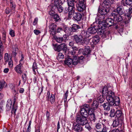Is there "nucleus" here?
<instances>
[{
  "label": "nucleus",
  "instance_id": "e433bc0d",
  "mask_svg": "<svg viewBox=\"0 0 132 132\" xmlns=\"http://www.w3.org/2000/svg\"><path fill=\"white\" fill-rule=\"evenodd\" d=\"M55 97L54 94H52L50 97L48 99V100H49L52 104H53L55 101Z\"/></svg>",
  "mask_w": 132,
  "mask_h": 132
},
{
  "label": "nucleus",
  "instance_id": "8fccbe9b",
  "mask_svg": "<svg viewBox=\"0 0 132 132\" xmlns=\"http://www.w3.org/2000/svg\"><path fill=\"white\" fill-rule=\"evenodd\" d=\"M2 33V39L4 42H5V41L6 38V32L5 31H4Z\"/></svg>",
  "mask_w": 132,
  "mask_h": 132
},
{
  "label": "nucleus",
  "instance_id": "4be33fe9",
  "mask_svg": "<svg viewBox=\"0 0 132 132\" xmlns=\"http://www.w3.org/2000/svg\"><path fill=\"white\" fill-rule=\"evenodd\" d=\"M22 64L20 63L15 67L14 69L17 73L21 74L22 73Z\"/></svg>",
  "mask_w": 132,
  "mask_h": 132
},
{
  "label": "nucleus",
  "instance_id": "20e7f679",
  "mask_svg": "<svg viewBox=\"0 0 132 132\" xmlns=\"http://www.w3.org/2000/svg\"><path fill=\"white\" fill-rule=\"evenodd\" d=\"M100 21V25L101 29L103 30L106 27H108L113 25L114 24V21L113 19L108 18L105 21L101 22Z\"/></svg>",
  "mask_w": 132,
  "mask_h": 132
},
{
  "label": "nucleus",
  "instance_id": "393cba45",
  "mask_svg": "<svg viewBox=\"0 0 132 132\" xmlns=\"http://www.w3.org/2000/svg\"><path fill=\"white\" fill-rule=\"evenodd\" d=\"M75 6H69V16H71L75 13Z\"/></svg>",
  "mask_w": 132,
  "mask_h": 132
},
{
  "label": "nucleus",
  "instance_id": "de8ad7c7",
  "mask_svg": "<svg viewBox=\"0 0 132 132\" xmlns=\"http://www.w3.org/2000/svg\"><path fill=\"white\" fill-rule=\"evenodd\" d=\"M98 103H102L104 102V98L103 96H100L98 98Z\"/></svg>",
  "mask_w": 132,
  "mask_h": 132
},
{
  "label": "nucleus",
  "instance_id": "6e6552de",
  "mask_svg": "<svg viewBox=\"0 0 132 132\" xmlns=\"http://www.w3.org/2000/svg\"><path fill=\"white\" fill-rule=\"evenodd\" d=\"M114 21L116 22H119L122 21L123 19L121 15L117 14V13L115 12V10L112 11L111 14Z\"/></svg>",
  "mask_w": 132,
  "mask_h": 132
},
{
  "label": "nucleus",
  "instance_id": "603ef678",
  "mask_svg": "<svg viewBox=\"0 0 132 132\" xmlns=\"http://www.w3.org/2000/svg\"><path fill=\"white\" fill-rule=\"evenodd\" d=\"M9 34L11 37H14L15 36L14 31L12 29H10Z\"/></svg>",
  "mask_w": 132,
  "mask_h": 132
},
{
  "label": "nucleus",
  "instance_id": "0eeeda50",
  "mask_svg": "<svg viewBox=\"0 0 132 132\" xmlns=\"http://www.w3.org/2000/svg\"><path fill=\"white\" fill-rule=\"evenodd\" d=\"M76 122L77 123L81 126H84L88 123V121L87 119V117L80 116L77 118Z\"/></svg>",
  "mask_w": 132,
  "mask_h": 132
},
{
  "label": "nucleus",
  "instance_id": "864d4df0",
  "mask_svg": "<svg viewBox=\"0 0 132 132\" xmlns=\"http://www.w3.org/2000/svg\"><path fill=\"white\" fill-rule=\"evenodd\" d=\"M94 110L93 109H92V108L90 109L88 111V114L89 115H92L93 114H95L94 113Z\"/></svg>",
  "mask_w": 132,
  "mask_h": 132
},
{
  "label": "nucleus",
  "instance_id": "5fc2aeb1",
  "mask_svg": "<svg viewBox=\"0 0 132 132\" xmlns=\"http://www.w3.org/2000/svg\"><path fill=\"white\" fill-rule=\"evenodd\" d=\"M8 64L9 66L11 68H12L13 66V62L11 59V58H10V61H9Z\"/></svg>",
  "mask_w": 132,
  "mask_h": 132
},
{
  "label": "nucleus",
  "instance_id": "f03ea898",
  "mask_svg": "<svg viewBox=\"0 0 132 132\" xmlns=\"http://www.w3.org/2000/svg\"><path fill=\"white\" fill-rule=\"evenodd\" d=\"M112 3L109 0H104L102 5H100L98 8L102 10H100V12L103 11L104 12V14H106L108 12L110 9V7Z\"/></svg>",
  "mask_w": 132,
  "mask_h": 132
},
{
  "label": "nucleus",
  "instance_id": "4c0bfd02",
  "mask_svg": "<svg viewBox=\"0 0 132 132\" xmlns=\"http://www.w3.org/2000/svg\"><path fill=\"white\" fill-rule=\"evenodd\" d=\"M89 119L91 122H95L96 118L95 114H93L92 115H89Z\"/></svg>",
  "mask_w": 132,
  "mask_h": 132
},
{
  "label": "nucleus",
  "instance_id": "2f4dec72",
  "mask_svg": "<svg viewBox=\"0 0 132 132\" xmlns=\"http://www.w3.org/2000/svg\"><path fill=\"white\" fill-rule=\"evenodd\" d=\"M98 105V102L96 101H94L91 104V107L92 109L95 110L97 108Z\"/></svg>",
  "mask_w": 132,
  "mask_h": 132
},
{
  "label": "nucleus",
  "instance_id": "7c9ffc66",
  "mask_svg": "<svg viewBox=\"0 0 132 132\" xmlns=\"http://www.w3.org/2000/svg\"><path fill=\"white\" fill-rule=\"evenodd\" d=\"M123 114L121 110H117L116 111V116L118 118L121 119L123 117Z\"/></svg>",
  "mask_w": 132,
  "mask_h": 132
},
{
  "label": "nucleus",
  "instance_id": "6ab92c4d",
  "mask_svg": "<svg viewBox=\"0 0 132 132\" xmlns=\"http://www.w3.org/2000/svg\"><path fill=\"white\" fill-rule=\"evenodd\" d=\"M78 123H77L74 126V130L76 132H81L83 131L84 129Z\"/></svg>",
  "mask_w": 132,
  "mask_h": 132
},
{
  "label": "nucleus",
  "instance_id": "72a5a7b5",
  "mask_svg": "<svg viewBox=\"0 0 132 132\" xmlns=\"http://www.w3.org/2000/svg\"><path fill=\"white\" fill-rule=\"evenodd\" d=\"M10 8L12 10V12L15 13V10L16 5L15 3L13 2L12 0H10Z\"/></svg>",
  "mask_w": 132,
  "mask_h": 132
},
{
  "label": "nucleus",
  "instance_id": "37998d69",
  "mask_svg": "<svg viewBox=\"0 0 132 132\" xmlns=\"http://www.w3.org/2000/svg\"><path fill=\"white\" fill-rule=\"evenodd\" d=\"M17 109L16 107H14V106L12 105V110L11 111V112L12 114L13 113L14 116H15L16 115V110Z\"/></svg>",
  "mask_w": 132,
  "mask_h": 132
},
{
  "label": "nucleus",
  "instance_id": "a211bd4d",
  "mask_svg": "<svg viewBox=\"0 0 132 132\" xmlns=\"http://www.w3.org/2000/svg\"><path fill=\"white\" fill-rule=\"evenodd\" d=\"M115 12L117 13V14L121 15L124 13L125 11L123 7L121 5H118L116 8Z\"/></svg>",
  "mask_w": 132,
  "mask_h": 132
},
{
  "label": "nucleus",
  "instance_id": "39448f33",
  "mask_svg": "<svg viewBox=\"0 0 132 132\" xmlns=\"http://www.w3.org/2000/svg\"><path fill=\"white\" fill-rule=\"evenodd\" d=\"M64 64L69 66L72 64L74 65H77L78 63V59L77 56H72V58L70 57L65 58L64 61Z\"/></svg>",
  "mask_w": 132,
  "mask_h": 132
},
{
  "label": "nucleus",
  "instance_id": "13d9d810",
  "mask_svg": "<svg viewBox=\"0 0 132 132\" xmlns=\"http://www.w3.org/2000/svg\"><path fill=\"white\" fill-rule=\"evenodd\" d=\"M64 28L62 27H58L56 31V32L57 33L60 32L61 31L64 30Z\"/></svg>",
  "mask_w": 132,
  "mask_h": 132
},
{
  "label": "nucleus",
  "instance_id": "338daca9",
  "mask_svg": "<svg viewBox=\"0 0 132 132\" xmlns=\"http://www.w3.org/2000/svg\"><path fill=\"white\" fill-rule=\"evenodd\" d=\"M65 29L67 30H68L70 31H72V27H66Z\"/></svg>",
  "mask_w": 132,
  "mask_h": 132
},
{
  "label": "nucleus",
  "instance_id": "49530a36",
  "mask_svg": "<svg viewBox=\"0 0 132 132\" xmlns=\"http://www.w3.org/2000/svg\"><path fill=\"white\" fill-rule=\"evenodd\" d=\"M5 82L3 80H2L0 82V90L4 86Z\"/></svg>",
  "mask_w": 132,
  "mask_h": 132
},
{
  "label": "nucleus",
  "instance_id": "e2e57ef3",
  "mask_svg": "<svg viewBox=\"0 0 132 132\" xmlns=\"http://www.w3.org/2000/svg\"><path fill=\"white\" fill-rule=\"evenodd\" d=\"M34 32L36 35H38L40 33V32L39 30H34Z\"/></svg>",
  "mask_w": 132,
  "mask_h": 132
},
{
  "label": "nucleus",
  "instance_id": "cd10ccee",
  "mask_svg": "<svg viewBox=\"0 0 132 132\" xmlns=\"http://www.w3.org/2000/svg\"><path fill=\"white\" fill-rule=\"evenodd\" d=\"M12 100L10 99L8 100L6 105V110L7 111L10 110L11 108Z\"/></svg>",
  "mask_w": 132,
  "mask_h": 132
},
{
  "label": "nucleus",
  "instance_id": "6e6d98bb",
  "mask_svg": "<svg viewBox=\"0 0 132 132\" xmlns=\"http://www.w3.org/2000/svg\"><path fill=\"white\" fill-rule=\"evenodd\" d=\"M22 78L24 82H25L27 80V77L26 74H24L22 76Z\"/></svg>",
  "mask_w": 132,
  "mask_h": 132
},
{
  "label": "nucleus",
  "instance_id": "7ed1b4c3",
  "mask_svg": "<svg viewBox=\"0 0 132 132\" xmlns=\"http://www.w3.org/2000/svg\"><path fill=\"white\" fill-rule=\"evenodd\" d=\"M73 37L74 40L78 44L83 45L84 44H88L89 42V39L84 38L79 35H75L73 36Z\"/></svg>",
  "mask_w": 132,
  "mask_h": 132
},
{
  "label": "nucleus",
  "instance_id": "f8f14e48",
  "mask_svg": "<svg viewBox=\"0 0 132 132\" xmlns=\"http://www.w3.org/2000/svg\"><path fill=\"white\" fill-rule=\"evenodd\" d=\"M106 96V100L108 102H110V103L112 104L113 102H112L115 96L114 93L111 90L109 91Z\"/></svg>",
  "mask_w": 132,
  "mask_h": 132
},
{
  "label": "nucleus",
  "instance_id": "9d476101",
  "mask_svg": "<svg viewBox=\"0 0 132 132\" xmlns=\"http://www.w3.org/2000/svg\"><path fill=\"white\" fill-rule=\"evenodd\" d=\"M60 1L59 0H55L52 9H56L59 12L61 13L63 11V8L61 6Z\"/></svg>",
  "mask_w": 132,
  "mask_h": 132
},
{
  "label": "nucleus",
  "instance_id": "f704fd0d",
  "mask_svg": "<svg viewBox=\"0 0 132 132\" xmlns=\"http://www.w3.org/2000/svg\"><path fill=\"white\" fill-rule=\"evenodd\" d=\"M102 10L98 8V11L101 14V15L100 16V18H101V20H102V21H104V20L105 19V15L106 14H104V12H103V11H101V12H100V10Z\"/></svg>",
  "mask_w": 132,
  "mask_h": 132
},
{
  "label": "nucleus",
  "instance_id": "423d86ee",
  "mask_svg": "<svg viewBox=\"0 0 132 132\" xmlns=\"http://www.w3.org/2000/svg\"><path fill=\"white\" fill-rule=\"evenodd\" d=\"M54 46V49L55 51L60 52L62 51L65 53H66L68 50L67 45L65 43H62L59 45L56 44H53Z\"/></svg>",
  "mask_w": 132,
  "mask_h": 132
},
{
  "label": "nucleus",
  "instance_id": "4d7b16f0",
  "mask_svg": "<svg viewBox=\"0 0 132 132\" xmlns=\"http://www.w3.org/2000/svg\"><path fill=\"white\" fill-rule=\"evenodd\" d=\"M49 14L51 15L52 16V18H53V16L55 14V12L53 10L51 9V10L50 11L48 12Z\"/></svg>",
  "mask_w": 132,
  "mask_h": 132
},
{
  "label": "nucleus",
  "instance_id": "bb28decb",
  "mask_svg": "<svg viewBox=\"0 0 132 132\" xmlns=\"http://www.w3.org/2000/svg\"><path fill=\"white\" fill-rule=\"evenodd\" d=\"M56 26V25L53 23H51L49 26L50 30L52 32H53V34H55V33Z\"/></svg>",
  "mask_w": 132,
  "mask_h": 132
},
{
  "label": "nucleus",
  "instance_id": "1a4fd4ad",
  "mask_svg": "<svg viewBox=\"0 0 132 132\" xmlns=\"http://www.w3.org/2000/svg\"><path fill=\"white\" fill-rule=\"evenodd\" d=\"M79 3L77 5V9L79 12H82L86 9V6L84 4L85 0H78Z\"/></svg>",
  "mask_w": 132,
  "mask_h": 132
},
{
  "label": "nucleus",
  "instance_id": "c85d7f7f",
  "mask_svg": "<svg viewBox=\"0 0 132 132\" xmlns=\"http://www.w3.org/2000/svg\"><path fill=\"white\" fill-rule=\"evenodd\" d=\"M100 38L98 35H95L92 38V42L95 44H96L100 41Z\"/></svg>",
  "mask_w": 132,
  "mask_h": 132
},
{
  "label": "nucleus",
  "instance_id": "dca6fc26",
  "mask_svg": "<svg viewBox=\"0 0 132 132\" xmlns=\"http://www.w3.org/2000/svg\"><path fill=\"white\" fill-rule=\"evenodd\" d=\"M91 52V51L90 50V47L87 46L85 48L83 54L85 57H89L90 55V53Z\"/></svg>",
  "mask_w": 132,
  "mask_h": 132
},
{
  "label": "nucleus",
  "instance_id": "2eb2a0df",
  "mask_svg": "<svg viewBox=\"0 0 132 132\" xmlns=\"http://www.w3.org/2000/svg\"><path fill=\"white\" fill-rule=\"evenodd\" d=\"M67 35L65 34L62 37H56L55 39L56 41L58 43L65 42L67 38Z\"/></svg>",
  "mask_w": 132,
  "mask_h": 132
},
{
  "label": "nucleus",
  "instance_id": "ea45409f",
  "mask_svg": "<svg viewBox=\"0 0 132 132\" xmlns=\"http://www.w3.org/2000/svg\"><path fill=\"white\" fill-rule=\"evenodd\" d=\"M37 65L36 62H34L32 65V69L34 73L36 72L37 71Z\"/></svg>",
  "mask_w": 132,
  "mask_h": 132
},
{
  "label": "nucleus",
  "instance_id": "4468645a",
  "mask_svg": "<svg viewBox=\"0 0 132 132\" xmlns=\"http://www.w3.org/2000/svg\"><path fill=\"white\" fill-rule=\"evenodd\" d=\"M74 20L77 22L80 21L82 18L81 14L78 12H75L73 15Z\"/></svg>",
  "mask_w": 132,
  "mask_h": 132
},
{
  "label": "nucleus",
  "instance_id": "69168bd1",
  "mask_svg": "<svg viewBox=\"0 0 132 132\" xmlns=\"http://www.w3.org/2000/svg\"><path fill=\"white\" fill-rule=\"evenodd\" d=\"M74 44V42L73 41H71L69 43V45L70 46L72 47Z\"/></svg>",
  "mask_w": 132,
  "mask_h": 132
},
{
  "label": "nucleus",
  "instance_id": "a878e982",
  "mask_svg": "<svg viewBox=\"0 0 132 132\" xmlns=\"http://www.w3.org/2000/svg\"><path fill=\"white\" fill-rule=\"evenodd\" d=\"M88 111L81 108L80 109L81 116L87 117L88 116Z\"/></svg>",
  "mask_w": 132,
  "mask_h": 132
},
{
  "label": "nucleus",
  "instance_id": "c03bdc74",
  "mask_svg": "<svg viewBox=\"0 0 132 132\" xmlns=\"http://www.w3.org/2000/svg\"><path fill=\"white\" fill-rule=\"evenodd\" d=\"M12 10H11V9L10 8V9H9V7H7L6 10H5V13L6 14H9L10 13H11V14H13V13H14L12 12Z\"/></svg>",
  "mask_w": 132,
  "mask_h": 132
},
{
  "label": "nucleus",
  "instance_id": "79ce46f5",
  "mask_svg": "<svg viewBox=\"0 0 132 132\" xmlns=\"http://www.w3.org/2000/svg\"><path fill=\"white\" fill-rule=\"evenodd\" d=\"M18 51V48H14L12 51V54L13 56L15 57Z\"/></svg>",
  "mask_w": 132,
  "mask_h": 132
},
{
  "label": "nucleus",
  "instance_id": "bf43d9fd",
  "mask_svg": "<svg viewBox=\"0 0 132 132\" xmlns=\"http://www.w3.org/2000/svg\"><path fill=\"white\" fill-rule=\"evenodd\" d=\"M63 10V12L64 13H67L69 12V6L65 7Z\"/></svg>",
  "mask_w": 132,
  "mask_h": 132
},
{
  "label": "nucleus",
  "instance_id": "0e129e2a",
  "mask_svg": "<svg viewBox=\"0 0 132 132\" xmlns=\"http://www.w3.org/2000/svg\"><path fill=\"white\" fill-rule=\"evenodd\" d=\"M108 129H104L103 130H101L100 131L98 130H96V132H107V131Z\"/></svg>",
  "mask_w": 132,
  "mask_h": 132
},
{
  "label": "nucleus",
  "instance_id": "b1692460",
  "mask_svg": "<svg viewBox=\"0 0 132 132\" xmlns=\"http://www.w3.org/2000/svg\"><path fill=\"white\" fill-rule=\"evenodd\" d=\"M132 3V0H122L121 1V4L123 6H126V5L130 6Z\"/></svg>",
  "mask_w": 132,
  "mask_h": 132
},
{
  "label": "nucleus",
  "instance_id": "f3484780",
  "mask_svg": "<svg viewBox=\"0 0 132 132\" xmlns=\"http://www.w3.org/2000/svg\"><path fill=\"white\" fill-rule=\"evenodd\" d=\"M112 103V104L110 102H106L102 104V106L103 107L104 110L109 111L110 109L111 106H112V105L114 104L113 103Z\"/></svg>",
  "mask_w": 132,
  "mask_h": 132
},
{
  "label": "nucleus",
  "instance_id": "09e8293b",
  "mask_svg": "<svg viewBox=\"0 0 132 132\" xmlns=\"http://www.w3.org/2000/svg\"><path fill=\"white\" fill-rule=\"evenodd\" d=\"M64 58V55L62 53H59L58 55L56 57L57 59H58L59 58L63 59Z\"/></svg>",
  "mask_w": 132,
  "mask_h": 132
},
{
  "label": "nucleus",
  "instance_id": "c756f323",
  "mask_svg": "<svg viewBox=\"0 0 132 132\" xmlns=\"http://www.w3.org/2000/svg\"><path fill=\"white\" fill-rule=\"evenodd\" d=\"M72 31L73 32H75L77 31V30L79 29H80L81 26L79 25H77L76 24H73L72 26Z\"/></svg>",
  "mask_w": 132,
  "mask_h": 132
},
{
  "label": "nucleus",
  "instance_id": "f257e3e1",
  "mask_svg": "<svg viewBox=\"0 0 132 132\" xmlns=\"http://www.w3.org/2000/svg\"><path fill=\"white\" fill-rule=\"evenodd\" d=\"M92 27H90L88 29V33L89 34H94L96 33L98 30V34L101 35L103 34L104 30L101 29L100 26V23H98L96 22H94L91 25Z\"/></svg>",
  "mask_w": 132,
  "mask_h": 132
},
{
  "label": "nucleus",
  "instance_id": "5701e85b",
  "mask_svg": "<svg viewBox=\"0 0 132 132\" xmlns=\"http://www.w3.org/2000/svg\"><path fill=\"white\" fill-rule=\"evenodd\" d=\"M113 100L112 102L114 103L113 105L114 106H118L120 104V100L119 97L117 96H114L113 98Z\"/></svg>",
  "mask_w": 132,
  "mask_h": 132
},
{
  "label": "nucleus",
  "instance_id": "a19ab883",
  "mask_svg": "<svg viewBox=\"0 0 132 132\" xmlns=\"http://www.w3.org/2000/svg\"><path fill=\"white\" fill-rule=\"evenodd\" d=\"M116 111H115V110L114 109H111L110 113V117H114L116 115Z\"/></svg>",
  "mask_w": 132,
  "mask_h": 132
},
{
  "label": "nucleus",
  "instance_id": "3c124183",
  "mask_svg": "<svg viewBox=\"0 0 132 132\" xmlns=\"http://www.w3.org/2000/svg\"><path fill=\"white\" fill-rule=\"evenodd\" d=\"M85 127L89 131H90L92 130V128L89 125L88 123V122L85 124Z\"/></svg>",
  "mask_w": 132,
  "mask_h": 132
},
{
  "label": "nucleus",
  "instance_id": "c9c22d12",
  "mask_svg": "<svg viewBox=\"0 0 132 132\" xmlns=\"http://www.w3.org/2000/svg\"><path fill=\"white\" fill-rule=\"evenodd\" d=\"M53 18L54 21L56 22H60L61 20L60 16L57 13H55L53 16Z\"/></svg>",
  "mask_w": 132,
  "mask_h": 132
},
{
  "label": "nucleus",
  "instance_id": "680f3d73",
  "mask_svg": "<svg viewBox=\"0 0 132 132\" xmlns=\"http://www.w3.org/2000/svg\"><path fill=\"white\" fill-rule=\"evenodd\" d=\"M38 21V19L36 18L34 19V21L33 22V24L34 25H35L37 24Z\"/></svg>",
  "mask_w": 132,
  "mask_h": 132
},
{
  "label": "nucleus",
  "instance_id": "a18cd8bd",
  "mask_svg": "<svg viewBox=\"0 0 132 132\" xmlns=\"http://www.w3.org/2000/svg\"><path fill=\"white\" fill-rule=\"evenodd\" d=\"M81 108L87 111H88L90 109L89 106L88 105L86 104L83 105L81 107Z\"/></svg>",
  "mask_w": 132,
  "mask_h": 132
},
{
  "label": "nucleus",
  "instance_id": "774afa93",
  "mask_svg": "<svg viewBox=\"0 0 132 132\" xmlns=\"http://www.w3.org/2000/svg\"><path fill=\"white\" fill-rule=\"evenodd\" d=\"M31 127L28 126L26 132H30L31 131Z\"/></svg>",
  "mask_w": 132,
  "mask_h": 132
},
{
  "label": "nucleus",
  "instance_id": "aec40b11",
  "mask_svg": "<svg viewBox=\"0 0 132 132\" xmlns=\"http://www.w3.org/2000/svg\"><path fill=\"white\" fill-rule=\"evenodd\" d=\"M122 122V120L119 118H117L113 121L112 125L113 127H116L121 125Z\"/></svg>",
  "mask_w": 132,
  "mask_h": 132
},
{
  "label": "nucleus",
  "instance_id": "9b49d317",
  "mask_svg": "<svg viewBox=\"0 0 132 132\" xmlns=\"http://www.w3.org/2000/svg\"><path fill=\"white\" fill-rule=\"evenodd\" d=\"M132 16V6L130 7L128 13L125 14V18L123 20V23L126 24L129 23Z\"/></svg>",
  "mask_w": 132,
  "mask_h": 132
},
{
  "label": "nucleus",
  "instance_id": "473e14b6",
  "mask_svg": "<svg viewBox=\"0 0 132 132\" xmlns=\"http://www.w3.org/2000/svg\"><path fill=\"white\" fill-rule=\"evenodd\" d=\"M108 92L107 87L106 86H104L102 89V96H106Z\"/></svg>",
  "mask_w": 132,
  "mask_h": 132
},
{
  "label": "nucleus",
  "instance_id": "58836bf2",
  "mask_svg": "<svg viewBox=\"0 0 132 132\" xmlns=\"http://www.w3.org/2000/svg\"><path fill=\"white\" fill-rule=\"evenodd\" d=\"M10 58H11L10 56L7 53H6L5 54L4 61L5 62H7L10 61Z\"/></svg>",
  "mask_w": 132,
  "mask_h": 132
},
{
  "label": "nucleus",
  "instance_id": "412c9836",
  "mask_svg": "<svg viewBox=\"0 0 132 132\" xmlns=\"http://www.w3.org/2000/svg\"><path fill=\"white\" fill-rule=\"evenodd\" d=\"M89 34V33H88V31H87L83 30L81 31V33L79 35L84 38L88 39L87 38L89 37L90 36Z\"/></svg>",
  "mask_w": 132,
  "mask_h": 132
},
{
  "label": "nucleus",
  "instance_id": "052dcab7",
  "mask_svg": "<svg viewBox=\"0 0 132 132\" xmlns=\"http://www.w3.org/2000/svg\"><path fill=\"white\" fill-rule=\"evenodd\" d=\"M77 59H78V62H79V60H82L84 58H85L87 57H85L84 56H84H80L78 57L77 56Z\"/></svg>",
  "mask_w": 132,
  "mask_h": 132
},
{
  "label": "nucleus",
  "instance_id": "ddd939ff",
  "mask_svg": "<svg viewBox=\"0 0 132 132\" xmlns=\"http://www.w3.org/2000/svg\"><path fill=\"white\" fill-rule=\"evenodd\" d=\"M95 128L96 130H97L100 131L102 130H103L105 129H108V128L104 124L101 123H98L96 124L95 126Z\"/></svg>",
  "mask_w": 132,
  "mask_h": 132
}]
</instances>
